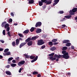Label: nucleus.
<instances>
[{
  "label": "nucleus",
  "mask_w": 77,
  "mask_h": 77,
  "mask_svg": "<svg viewBox=\"0 0 77 77\" xmlns=\"http://www.w3.org/2000/svg\"><path fill=\"white\" fill-rule=\"evenodd\" d=\"M11 65V66H12V67H15V66H17V64L15 63H12Z\"/></svg>",
  "instance_id": "obj_32"
},
{
  "label": "nucleus",
  "mask_w": 77,
  "mask_h": 77,
  "mask_svg": "<svg viewBox=\"0 0 77 77\" xmlns=\"http://www.w3.org/2000/svg\"><path fill=\"white\" fill-rule=\"evenodd\" d=\"M54 55V53H52L51 54H49V56H51V57H53V56Z\"/></svg>",
  "instance_id": "obj_35"
},
{
  "label": "nucleus",
  "mask_w": 77,
  "mask_h": 77,
  "mask_svg": "<svg viewBox=\"0 0 77 77\" xmlns=\"http://www.w3.org/2000/svg\"><path fill=\"white\" fill-rule=\"evenodd\" d=\"M67 74H68V75H71V73L68 72L67 73Z\"/></svg>",
  "instance_id": "obj_61"
},
{
  "label": "nucleus",
  "mask_w": 77,
  "mask_h": 77,
  "mask_svg": "<svg viewBox=\"0 0 77 77\" xmlns=\"http://www.w3.org/2000/svg\"><path fill=\"white\" fill-rule=\"evenodd\" d=\"M56 49V48L54 46L52 47L51 48H50V50L51 51H54Z\"/></svg>",
  "instance_id": "obj_13"
},
{
  "label": "nucleus",
  "mask_w": 77,
  "mask_h": 77,
  "mask_svg": "<svg viewBox=\"0 0 77 77\" xmlns=\"http://www.w3.org/2000/svg\"><path fill=\"white\" fill-rule=\"evenodd\" d=\"M59 2V0H54V3L53 4V5L54 6H55L56 5H57V4Z\"/></svg>",
  "instance_id": "obj_8"
},
{
  "label": "nucleus",
  "mask_w": 77,
  "mask_h": 77,
  "mask_svg": "<svg viewBox=\"0 0 77 77\" xmlns=\"http://www.w3.org/2000/svg\"><path fill=\"white\" fill-rule=\"evenodd\" d=\"M9 24L8 23H6L5 24V29H6L7 27H9Z\"/></svg>",
  "instance_id": "obj_30"
},
{
  "label": "nucleus",
  "mask_w": 77,
  "mask_h": 77,
  "mask_svg": "<svg viewBox=\"0 0 77 77\" xmlns=\"http://www.w3.org/2000/svg\"><path fill=\"white\" fill-rule=\"evenodd\" d=\"M48 45H50L51 46H53V42H48Z\"/></svg>",
  "instance_id": "obj_26"
},
{
  "label": "nucleus",
  "mask_w": 77,
  "mask_h": 77,
  "mask_svg": "<svg viewBox=\"0 0 77 77\" xmlns=\"http://www.w3.org/2000/svg\"><path fill=\"white\" fill-rule=\"evenodd\" d=\"M4 50V49H3V48H0V51H3V50Z\"/></svg>",
  "instance_id": "obj_53"
},
{
  "label": "nucleus",
  "mask_w": 77,
  "mask_h": 77,
  "mask_svg": "<svg viewBox=\"0 0 77 77\" xmlns=\"http://www.w3.org/2000/svg\"><path fill=\"white\" fill-rule=\"evenodd\" d=\"M37 39V37L35 36H34L31 38V40H35Z\"/></svg>",
  "instance_id": "obj_25"
},
{
  "label": "nucleus",
  "mask_w": 77,
  "mask_h": 77,
  "mask_svg": "<svg viewBox=\"0 0 77 77\" xmlns=\"http://www.w3.org/2000/svg\"><path fill=\"white\" fill-rule=\"evenodd\" d=\"M69 42V40H64L63 41L62 43L63 44H66Z\"/></svg>",
  "instance_id": "obj_9"
},
{
  "label": "nucleus",
  "mask_w": 77,
  "mask_h": 77,
  "mask_svg": "<svg viewBox=\"0 0 77 77\" xmlns=\"http://www.w3.org/2000/svg\"><path fill=\"white\" fill-rule=\"evenodd\" d=\"M71 15H68L67 16H66L64 17L65 18H67V19H69L70 18H71Z\"/></svg>",
  "instance_id": "obj_17"
},
{
  "label": "nucleus",
  "mask_w": 77,
  "mask_h": 77,
  "mask_svg": "<svg viewBox=\"0 0 77 77\" xmlns=\"http://www.w3.org/2000/svg\"><path fill=\"white\" fill-rule=\"evenodd\" d=\"M10 30V27H8L7 28V32H9Z\"/></svg>",
  "instance_id": "obj_46"
},
{
  "label": "nucleus",
  "mask_w": 77,
  "mask_h": 77,
  "mask_svg": "<svg viewBox=\"0 0 77 77\" xmlns=\"http://www.w3.org/2000/svg\"><path fill=\"white\" fill-rule=\"evenodd\" d=\"M4 56H9L11 55V52L10 51H8L7 52H6L5 53H3Z\"/></svg>",
  "instance_id": "obj_7"
},
{
  "label": "nucleus",
  "mask_w": 77,
  "mask_h": 77,
  "mask_svg": "<svg viewBox=\"0 0 77 77\" xmlns=\"http://www.w3.org/2000/svg\"><path fill=\"white\" fill-rule=\"evenodd\" d=\"M77 8H73L72 11L73 13H74L75 12H77Z\"/></svg>",
  "instance_id": "obj_14"
},
{
  "label": "nucleus",
  "mask_w": 77,
  "mask_h": 77,
  "mask_svg": "<svg viewBox=\"0 0 77 77\" xmlns=\"http://www.w3.org/2000/svg\"><path fill=\"white\" fill-rule=\"evenodd\" d=\"M69 13L71 15H75V13H72V11L71 10H70L69 11Z\"/></svg>",
  "instance_id": "obj_33"
},
{
  "label": "nucleus",
  "mask_w": 77,
  "mask_h": 77,
  "mask_svg": "<svg viewBox=\"0 0 77 77\" xmlns=\"http://www.w3.org/2000/svg\"><path fill=\"white\" fill-rule=\"evenodd\" d=\"M42 25V23L40 22L37 23L35 24L36 27H37L38 26H41Z\"/></svg>",
  "instance_id": "obj_6"
},
{
  "label": "nucleus",
  "mask_w": 77,
  "mask_h": 77,
  "mask_svg": "<svg viewBox=\"0 0 77 77\" xmlns=\"http://www.w3.org/2000/svg\"><path fill=\"white\" fill-rule=\"evenodd\" d=\"M62 26H61L62 28H63L64 27H66V25H65V24L63 25H62Z\"/></svg>",
  "instance_id": "obj_47"
},
{
  "label": "nucleus",
  "mask_w": 77,
  "mask_h": 77,
  "mask_svg": "<svg viewBox=\"0 0 77 77\" xmlns=\"http://www.w3.org/2000/svg\"><path fill=\"white\" fill-rule=\"evenodd\" d=\"M37 77H41V74H38L37 76Z\"/></svg>",
  "instance_id": "obj_51"
},
{
  "label": "nucleus",
  "mask_w": 77,
  "mask_h": 77,
  "mask_svg": "<svg viewBox=\"0 0 77 77\" xmlns=\"http://www.w3.org/2000/svg\"><path fill=\"white\" fill-rule=\"evenodd\" d=\"M11 16H12V17H14V13H11Z\"/></svg>",
  "instance_id": "obj_52"
},
{
  "label": "nucleus",
  "mask_w": 77,
  "mask_h": 77,
  "mask_svg": "<svg viewBox=\"0 0 77 77\" xmlns=\"http://www.w3.org/2000/svg\"><path fill=\"white\" fill-rule=\"evenodd\" d=\"M12 62L13 63H15V62H16V60H12Z\"/></svg>",
  "instance_id": "obj_54"
},
{
  "label": "nucleus",
  "mask_w": 77,
  "mask_h": 77,
  "mask_svg": "<svg viewBox=\"0 0 77 77\" xmlns=\"http://www.w3.org/2000/svg\"><path fill=\"white\" fill-rule=\"evenodd\" d=\"M65 20H66V19L65 18H63L62 19H61L60 20V21H65Z\"/></svg>",
  "instance_id": "obj_45"
},
{
  "label": "nucleus",
  "mask_w": 77,
  "mask_h": 77,
  "mask_svg": "<svg viewBox=\"0 0 77 77\" xmlns=\"http://www.w3.org/2000/svg\"><path fill=\"white\" fill-rule=\"evenodd\" d=\"M58 42H55V43H54L53 44V45H57V44H58Z\"/></svg>",
  "instance_id": "obj_49"
},
{
  "label": "nucleus",
  "mask_w": 77,
  "mask_h": 77,
  "mask_svg": "<svg viewBox=\"0 0 77 77\" xmlns=\"http://www.w3.org/2000/svg\"><path fill=\"white\" fill-rule=\"evenodd\" d=\"M31 38L30 37L28 38L25 40V42H28L30 41V40H31Z\"/></svg>",
  "instance_id": "obj_22"
},
{
  "label": "nucleus",
  "mask_w": 77,
  "mask_h": 77,
  "mask_svg": "<svg viewBox=\"0 0 77 77\" xmlns=\"http://www.w3.org/2000/svg\"><path fill=\"white\" fill-rule=\"evenodd\" d=\"M3 56L0 55V59H2V58H3Z\"/></svg>",
  "instance_id": "obj_60"
},
{
  "label": "nucleus",
  "mask_w": 77,
  "mask_h": 77,
  "mask_svg": "<svg viewBox=\"0 0 77 77\" xmlns=\"http://www.w3.org/2000/svg\"><path fill=\"white\" fill-rule=\"evenodd\" d=\"M32 74H33V75H37L38 74V72L36 71H34L32 72Z\"/></svg>",
  "instance_id": "obj_24"
},
{
  "label": "nucleus",
  "mask_w": 77,
  "mask_h": 77,
  "mask_svg": "<svg viewBox=\"0 0 77 77\" xmlns=\"http://www.w3.org/2000/svg\"><path fill=\"white\" fill-rule=\"evenodd\" d=\"M8 21L9 22V23H12V19L10 18L9 20Z\"/></svg>",
  "instance_id": "obj_44"
},
{
  "label": "nucleus",
  "mask_w": 77,
  "mask_h": 77,
  "mask_svg": "<svg viewBox=\"0 0 77 77\" xmlns=\"http://www.w3.org/2000/svg\"><path fill=\"white\" fill-rule=\"evenodd\" d=\"M55 57V58H53V57H50L49 58L50 60H52V61H54V60H55L56 58H57L56 57Z\"/></svg>",
  "instance_id": "obj_16"
},
{
  "label": "nucleus",
  "mask_w": 77,
  "mask_h": 77,
  "mask_svg": "<svg viewBox=\"0 0 77 77\" xmlns=\"http://www.w3.org/2000/svg\"><path fill=\"white\" fill-rule=\"evenodd\" d=\"M34 2V0H30L29 1V4H33Z\"/></svg>",
  "instance_id": "obj_23"
},
{
  "label": "nucleus",
  "mask_w": 77,
  "mask_h": 77,
  "mask_svg": "<svg viewBox=\"0 0 77 77\" xmlns=\"http://www.w3.org/2000/svg\"><path fill=\"white\" fill-rule=\"evenodd\" d=\"M45 43V42L43 41V40L41 39L40 40H38L37 42V44L38 45H41L44 44Z\"/></svg>",
  "instance_id": "obj_2"
},
{
  "label": "nucleus",
  "mask_w": 77,
  "mask_h": 77,
  "mask_svg": "<svg viewBox=\"0 0 77 77\" xmlns=\"http://www.w3.org/2000/svg\"><path fill=\"white\" fill-rule=\"evenodd\" d=\"M23 69V67L21 68L19 70V72H20V73L21 72V70Z\"/></svg>",
  "instance_id": "obj_41"
},
{
  "label": "nucleus",
  "mask_w": 77,
  "mask_h": 77,
  "mask_svg": "<svg viewBox=\"0 0 77 77\" xmlns=\"http://www.w3.org/2000/svg\"><path fill=\"white\" fill-rule=\"evenodd\" d=\"M26 59H29L30 56L27 55L26 57Z\"/></svg>",
  "instance_id": "obj_50"
},
{
  "label": "nucleus",
  "mask_w": 77,
  "mask_h": 77,
  "mask_svg": "<svg viewBox=\"0 0 77 77\" xmlns=\"http://www.w3.org/2000/svg\"><path fill=\"white\" fill-rule=\"evenodd\" d=\"M26 44H27V43L26 42L21 43L20 45L19 48H21L22 47H23V46H24V45H26Z\"/></svg>",
  "instance_id": "obj_5"
},
{
  "label": "nucleus",
  "mask_w": 77,
  "mask_h": 77,
  "mask_svg": "<svg viewBox=\"0 0 77 77\" xmlns=\"http://www.w3.org/2000/svg\"><path fill=\"white\" fill-rule=\"evenodd\" d=\"M19 39L20 41H23V39L21 38H20Z\"/></svg>",
  "instance_id": "obj_59"
},
{
  "label": "nucleus",
  "mask_w": 77,
  "mask_h": 77,
  "mask_svg": "<svg viewBox=\"0 0 77 77\" xmlns=\"http://www.w3.org/2000/svg\"><path fill=\"white\" fill-rule=\"evenodd\" d=\"M6 67L7 68H9V67H10V65H8L6 66Z\"/></svg>",
  "instance_id": "obj_55"
},
{
  "label": "nucleus",
  "mask_w": 77,
  "mask_h": 77,
  "mask_svg": "<svg viewBox=\"0 0 77 77\" xmlns=\"http://www.w3.org/2000/svg\"><path fill=\"white\" fill-rule=\"evenodd\" d=\"M63 13H64L63 11H60L58 12V13L60 14H62Z\"/></svg>",
  "instance_id": "obj_39"
},
{
  "label": "nucleus",
  "mask_w": 77,
  "mask_h": 77,
  "mask_svg": "<svg viewBox=\"0 0 77 77\" xmlns=\"http://www.w3.org/2000/svg\"><path fill=\"white\" fill-rule=\"evenodd\" d=\"M16 45H18V44H20V40L19 39H17L16 40Z\"/></svg>",
  "instance_id": "obj_15"
},
{
  "label": "nucleus",
  "mask_w": 77,
  "mask_h": 77,
  "mask_svg": "<svg viewBox=\"0 0 77 77\" xmlns=\"http://www.w3.org/2000/svg\"><path fill=\"white\" fill-rule=\"evenodd\" d=\"M59 58H57V59H56V60L57 62H58V61H59Z\"/></svg>",
  "instance_id": "obj_63"
},
{
  "label": "nucleus",
  "mask_w": 77,
  "mask_h": 77,
  "mask_svg": "<svg viewBox=\"0 0 77 77\" xmlns=\"http://www.w3.org/2000/svg\"><path fill=\"white\" fill-rule=\"evenodd\" d=\"M71 43L68 42L66 44V46L70 47V46H71Z\"/></svg>",
  "instance_id": "obj_21"
},
{
  "label": "nucleus",
  "mask_w": 77,
  "mask_h": 77,
  "mask_svg": "<svg viewBox=\"0 0 77 77\" xmlns=\"http://www.w3.org/2000/svg\"><path fill=\"white\" fill-rule=\"evenodd\" d=\"M57 39H53L52 40V42H57Z\"/></svg>",
  "instance_id": "obj_31"
},
{
  "label": "nucleus",
  "mask_w": 77,
  "mask_h": 77,
  "mask_svg": "<svg viewBox=\"0 0 77 77\" xmlns=\"http://www.w3.org/2000/svg\"><path fill=\"white\" fill-rule=\"evenodd\" d=\"M42 1L43 3H46L47 5H50L51 3V1H48V0H42Z\"/></svg>",
  "instance_id": "obj_3"
},
{
  "label": "nucleus",
  "mask_w": 77,
  "mask_h": 77,
  "mask_svg": "<svg viewBox=\"0 0 77 77\" xmlns=\"http://www.w3.org/2000/svg\"><path fill=\"white\" fill-rule=\"evenodd\" d=\"M67 47L65 46L63 47L62 49V50H67Z\"/></svg>",
  "instance_id": "obj_36"
},
{
  "label": "nucleus",
  "mask_w": 77,
  "mask_h": 77,
  "mask_svg": "<svg viewBox=\"0 0 77 77\" xmlns=\"http://www.w3.org/2000/svg\"><path fill=\"white\" fill-rule=\"evenodd\" d=\"M12 45L13 46H15V42L14 41L12 42Z\"/></svg>",
  "instance_id": "obj_43"
},
{
  "label": "nucleus",
  "mask_w": 77,
  "mask_h": 77,
  "mask_svg": "<svg viewBox=\"0 0 77 77\" xmlns=\"http://www.w3.org/2000/svg\"><path fill=\"white\" fill-rule=\"evenodd\" d=\"M71 49H74V46H72V47H71Z\"/></svg>",
  "instance_id": "obj_56"
},
{
  "label": "nucleus",
  "mask_w": 77,
  "mask_h": 77,
  "mask_svg": "<svg viewBox=\"0 0 77 77\" xmlns=\"http://www.w3.org/2000/svg\"><path fill=\"white\" fill-rule=\"evenodd\" d=\"M32 44H33V42L32 41L29 42L27 43V45L28 46L32 45Z\"/></svg>",
  "instance_id": "obj_10"
},
{
  "label": "nucleus",
  "mask_w": 77,
  "mask_h": 77,
  "mask_svg": "<svg viewBox=\"0 0 77 77\" xmlns=\"http://www.w3.org/2000/svg\"><path fill=\"white\" fill-rule=\"evenodd\" d=\"M5 73L7 75H11V73L9 71H6L5 72Z\"/></svg>",
  "instance_id": "obj_20"
},
{
  "label": "nucleus",
  "mask_w": 77,
  "mask_h": 77,
  "mask_svg": "<svg viewBox=\"0 0 77 77\" xmlns=\"http://www.w3.org/2000/svg\"><path fill=\"white\" fill-rule=\"evenodd\" d=\"M13 59H14V58L11 57L8 58V61H11V60H13Z\"/></svg>",
  "instance_id": "obj_38"
},
{
  "label": "nucleus",
  "mask_w": 77,
  "mask_h": 77,
  "mask_svg": "<svg viewBox=\"0 0 77 77\" xmlns=\"http://www.w3.org/2000/svg\"><path fill=\"white\" fill-rule=\"evenodd\" d=\"M19 59H20V57H17V58H16V60H19Z\"/></svg>",
  "instance_id": "obj_62"
},
{
  "label": "nucleus",
  "mask_w": 77,
  "mask_h": 77,
  "mask_svg": "<svg viewBox=\"0 0 77 77\" xmlns=\"http://www.w3.org/2000/svg\"><path fill=\"white\" fill-rule=\"evenodd\" d=\"M2 33L4 35H6V31L5 30H3Z\"/></svg>",
  "instance_id": "obj_40"
},
{
  "label": "nucleus",
  "mask_w": 77,
  "mask_h": 77,
  "mask_svg": "<svg viewBox=\"0 0 77 77\" xmlns=\"http://www.w3.org/2000/svg\"><path fill=\"white\" fill-rule=\"evenodd\" d=\"M24 63H25V61L24 60H23L19 62L17 65L18 66H21L22 65H24Z\"/></svg>",
  "instance_id": "obj_4"
},
{
  "label": "nucleus",
  "mask_w": 77,
  "mask_h": 77,
  "mask_svg": "<svg viewBox=\"0 0 77 77\" xmlns=\"http://www.w3.org/2000/svg\"><path fill=\"white\" fill-rule=\"evenodd\" d=\"M8 36H9L10 37H11V36H12V35H11V32H8Z\"/></svg>",
  "instance_id": "obj_42"
},
{
  "label": "nucleus",
  "mask_w": 77,
  "mask_h": 77,
  "mask_svg": "<svg viewBox=\"0 0 77 77\" xmlns=\"http://www.w3.org/2000/svg\"><path fill=\"white\" fill-rule=\"evenodd\" d=\"M42 32V30L40 29H37V30L36 31V33H41Z\"/></svg>",
  "instance_id": "obj_12"
},
{
  "label": "nucleus",
  "mask_w": 77,
  "mask_h": 77,
  "mask_svg": "<svg viewBox=\"0 0 77 77\" xmlns=\"http://www.w3.org/2000/svg\"><path fill=\"white\" fill-rule=\"evenodd\" d=\"M41 1H39L38 2V4H39V5L40 6H42V5H43V3H44L42 1V0H41Z\"/></svg>",
  "instance_id": "obj_19"
},
{
  "label": "nucleus",
  "mask_w": 77,
  "mask_h": 77,
  "mask_svg": "<svg viewBox=\"0 0 77 77\" xmlns=\"http://www.w3.org/2000/svg\"><path fill=\"white\" fill-rule=\"evenodd\" d=\"M45 48V45H43L42 47L41 48H42V49H44V48Z\"/></svg>",
  "instance_id": "obj_48"
},
{
  "label": "nucleus",
  "mask_w": 77,
  "mask_h": 77,
  "mask_svg": "<svg viewBox=\"0 0 77 77\" xmlns=\"http://www.w3.org/2000/svg\"><path fill=\"white\" fill-rule=\"evenodd\" d=\"M9 51V49L7 48L5 49L4 51V53H7V52H8Z\"/></svg>",
  "instance_id": "obj_34"
},
{
  "label": "nucleus",
  "mask_w": 77,
  "mask_h": 77,
  "mask_svg": "<svg viewBox=\"0 0 77 77\" xmlns=\"http://www.w3.org/2000/svg\"><path fill=\"white\" fill-rule=\"evenodd\" d=\"M18 35L20 37H21V38H23V37H24V36L22 35L21 34L18 33Z\"/></svg>",
  "instance_id": "obj_37"
},
{
  "label": "nucleus",
  "mask_w": 77,
  "mask_h": 77,
  "mask_svg": "<svg viewBox=\"0 0 77 77\" xmlns=\"http://www.w3.org/2000/svg\"><path fill=\"white\" fill-rule=\"evenodd\" d=\"M46 8V7L45 6H44L43 7V9H45Z\"/></svg>",
  "instance_id": "obj_64"
},
{
  "label": "nucleus",
  "mask_w": 77,
  "mask_h": 77,
  "mask_svg": "<svg viewBox=\"0 0 77 77\" xmlns=\"http://www.w3.org/2000/svg\"><path fill=\"white\" fill-rule=\"evenodd\" d=\"M38 56H36L35 58L33 60L31 61L32 63H33V62H35V61H36V60H37V59H38Z\"/></svg>",
  "instance_id": "obj_11"
},
{
  "label": "nucleus",
  "mask_w": 77,
  "mask_h": 77,
  "mask_svg": "<svg viewBox=\"0 0 77 77\" xmlns=\"http://www.w3.org/2000/svg\"><path fill=\"white\" fill-rule=\"evenodd\" d=\"M30 58L31 59H34L35 58V56L33 55L31 56L30 57Z\"/></svg>",
  "instance_id": "obj_29"
},
{
  "label": "nucleus",
  "mask_w": 77,
  "mask_h": 77,
  "mask_svg": "<svg viewBox=\"0 0 77 77\" xmlns=\"http://www.w3.org/2000/svg\"><path fill=\"white\" fill-rule=\"evenodd\" d=\"M35 30V28L33 27H32L30 29V31L31 32H32L34 31Z\"/></svg>",
  "instance_id": "obj_28"
},
{
  "label": "nucleus",
  "mask_w": 77,
  "mask_h": 77,
  "mask_svg": "<svg viewBox=\"0 0 77 77\" xmlns=\"http://www.w3.org/2000/svg\"><path fill=\"white\" fill-rule=\"evenodd\" d=\"M0 41L1 42H2V43H4V42H5V41L3 40H0Z\"/></svg>",
  "instance_id": "obj_58"
},
{
  "label": "nucleus",
  "mask_w": 77,
  "mask_h": 77,
  "mask_svg": "<svg viewBox=\"0 0 77 77\" xmlns=\"http://www.w3.org/2000/svg\"><path fill=\"white\" fill-rule=\"evenodd\" d=\"M75 20H77L76 21V22H77V17H75Z\"/></svg>",
  "instance_id": "obj_57"
},
{
  "label": "nucleus",
  "mask_w": 77,
  "mask_h": 77,
  "mask_svg": "<svg viewBox=\"0 0 77 77\" xmlns=\"http://www.w3.org/2000/svg\"><path fill=\"white\" fill-rule=\"evenodd\" d=\"M29 32V29H26L25 30L23 33H25V34H27Z\"/></svg>",
  "instance_id": "obj_18"
},
{
  "label": "nucleus",
  "mask_w": 77,
  "mask_h": 77,
  "mask_svg": "<svg viewBox=\"0 0 77 77\" xmlns=\"http://www.w3.org/2000/svg\"><path fill=\"white\" fill-rule=\"evenodd\" d=\"M62 54H63V55H57V54H55L54 55L55 57H57L58 59H63L64 58L65 59H68V58H69V54L68 53L66 52V51H63L62 52Z\"/></svg>",
  "instance_id": "obj_1"
},
{
  "label": "nucleus",
  "mask_w": 77,
  "mask_h": 77,
  "mask_svg": "<svg viewBox=\"0 0 77 77\" xmlns=\"http://www.w3.org/2000/svg\"><path fill=\"white\" fill-rule=\"evenodd\" d=\"M6 24V22H4L2 23V27H4V26H5Z\"/></svg>",
  "instance_id": "obj_27"
}]
</instances>
